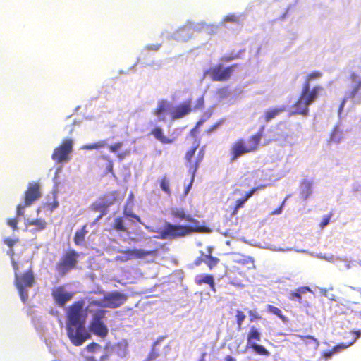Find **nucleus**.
I'll use <instances>...</instances> for the list:
<instances>
[{"label":"nucleus","mask_w":361,"mask_h":361,"mask_svg":"<svg viewBox=\"0 0 361 361\" xmlns=\"http://www.w3.org/2000/svg\"><path fill=\"white\" fill-rule=\"evenodd\" d=\"M7 224L11 227L13 230L18 229V220L17 218H10L7 219Z\"/></svg>","instance_id":"nucleus-42"},{"label":"nucleus","mask_w":361,"mask_h":361,"mask_svg":"<svg viewBox=\"0 0 361 361\" xmlns=\"http://www.w3.org/2000/svg\"><path fill=\"white\" fill-rule=\"evenodd\" d=\"M224 121V118H221L219 121H217L214 124L211 126L207 130L206 133L208 134H210L215 131L220 126L222 125V123Z\"/></svg>","instance_id":"nucleus-38"},{"label":"nucleus","mask_w":361,"mask_h":361,"mask_svg":"<svg viewBox=\"0 0 361 361\" xmlns=\"http://www.w3.org/2000/svg\"><path fill=\"white\" fill-rule=\"evenodd\" d=\"M284 203H285V200H283V202L281 204V205L279 207H277L276 209H274L271 212V214H279L281 213L283 207L284 206Z\"/></svg>","instance_id":"nucleus-52"},{"label":"nucleus","mask_w":361,"mask_h":361,"mask_svg":"<svg viewBox=\"0 0 361 361\" xmlns=\"http://www.w3.org/2000/svg\"><path fill=\"white\" fill-rule=\"evenodd\" d=\"M205 255L206 254H204L203 252H201L200 256L195 259L193 264L195 266H200L202 262L205 263Z\"/></svg>","instance_id":"nucleus-47"},{"label":"nucleus","mask_w":361,"mask_h":361,"mask_svg":"<svg viewBox=\"0 0 361 361\" xmlns=\"http://www.w3.org/2000/svg\"><path fill=\"white\" fill-rule=\"evenodd\" d=\"M350 78L353 81H355L357 78V75L353 72L350 74Z\"/></svg>","instance_id":"nucleus-61"},{"label":"nucleus","mask_w":361,"mask_h":361,"mask_svg":"<svg viewBox=\"0 0 361 361\" xmlns=\"http://www.w3.org/2000/svg\"><path fill=\"white\" fill-rule=\"evenodd\" d=\"M224 20L226 21V22H231V23H239L238 18L235 15H234V14H231V15L226 16L224 18Z\"/></svg>","instance_id":"nucleus-45"},{"label":"nucleus","mask_w":361,"mask_h":361,"mask_svg":"<svg viewBox=\"0 0 361 361\" xmlns=\"http://www.w3.org/2000/svg\"><path fill=\"white\" fill-rule=\"evenodd\" d=\"M126 300V295L115 291L105 295L101 302H95L94 304L104 307L116 308L122 305Z\"/></svg>","instance_id":"nucleus-15"},{"label":"nucleus","mask_w":361,"mask_h":361,"mask_svg":"<svg viewBox=\"0 0 361 361\" xmlns=\"http://www.w3.org/2000/svg\"><path fill=\"white\" fill-rule=\"evenodd\" d=\"M213 248L212 247H207V254L205 255V264L209 269L214 268L219 262V259L212 256Z\"/></svg>","instance_id":"nucleus-28"},{"label":"nucleus","mask_w":361,"mask_h":361,"mask_svg":"<svg viewBox=\"0 0 361 361\" xmlns=\"http://www.w3.org/2000/svg\"><path fill=\"white\" fill-rule=\"evenodd\" d=\"M204 106V97L201 96L197 100V103L195 106L193 107V110L196 109H202Z\"/></svg>","instance_id":"nucleus-44"},{"label":"nucleus","mask_w":361,"mask_h":361,"mask_svg":"<svg viewBox=\"0 0 361 361\" xmlns=\"http://www.w3.org/2000/svg\"><path fill=\"white\" fill-rule=\"evenodd\" d=\"M301 338L304 340L313 341L316 346L319 345V341L312 336H302Z\"/></svg>","instance_id":"nucleus-50"},{"label":"nucleus","mask_w":361,"mask_h":361,"mask_svg":"<svg viewBox=\"0 0 361 361\" xmlns=\"http://www.w3.org/2000/svg\"><path fill=\"white\" fill-rule=\"evenodd\" d=\"M307 292L312 293V290L308 286H302L297 288L295 291H292L290 293L289 298L292 300H296L299 303H302L306 307H310V304L307 300L302 301V295Z\"/></svg>","instance_id":"nucleus-20"},{"label":"nucleus","mask_w":361,"mask_h":361,"mask_svg":"<svg viewBox=\"0 0 361 361\" xmlns=\"http://www.w3.org/2000/svg\"><path fill=\"white\" fill-rule=\"evenodd\" d=\"M109 358V354L105 353L100 357V361H105V360H108Z\"/></svg>","instance_id":"nucleus-59"},{"label":"nucleus","mask_w":361,"mask_h":361,"mask_svg":"<svg viewBox=\"0 0 361 361\" xmlns=\"http://www.w3.org/2000/svg\"><path fill=\"white\" fill-rule=\"evenodd\" d=\"M235 263L226 271V276L230 283L235 286H243V281H248V272L255 269L253 258L249 256L235 254Z\"/></svg>","instance_id":"nucleus-3"},{"label":"nucleus","mask_w":361,"mask_h":361,"mask_svg":"<svg viewBox=\"0 0 361 361\" xmlns=\"http://www.w3.org/2000/svg\"><path fill=\"white\" fill-rule=\"evenodd\" d=\"M18 242V239H13L11 238H6L4 240V243L11 249L13 247V245Z\"/></svg>","instance_id":"nucleus-43"},{"label":"nucleus","mask_w":361,"mask_h":361,"mask_svg":"<svg viewBox=\"0 0 361 361\" xmlns=\"http://www.w3.org/2000/svg\"><path fill=\"white\" fill-rule=\"evenodd\" d=\"M101 159L107 161L106 172L111 173L114 176V169H113L114 164H113V161H111V159L106 155L102 156Z\"/></svg>","instance_id":"nucleus-37"},{"label":"nucleus","mask_w":361,"mask_h":361,"mask_svg":"<svg viewBox=\"0 0 361 361\" xmlns=\"http://www.w3.org/2000/svg\"><path fill=\"white\" fill-rule=\"evenodd\" d=\"M101 348V345L97 343L92 342L86 346V350L89 353H95L97 350Z\"/></svg>","instance_id":"nucleus-40"},{"label":"nucleus","mask_w":361,"mask_h":361,"mask_svg":"<svg viewBox=\"0 0 361 361\" xmlns=\"http://www.w3.org/2000/svg\"><path fill=\"white\" fill-rule=\"evenodd\" d=\"M322 76V73L319 71H314L310 73L305 78L302 89L307 90V91L311 92V91H312V87L311 88L310 87L311 82L320 78Z\"/></svg>","instance_id":"nucleus-23"},{"label":"nucleus","mask_w":361,"mask_h":361,"mask_svg":"<svg viewBox=\"0 0 361 361\" xmlns=\"http://www.w3.org/2000/svg\"><path fill=\"white\" fill-rule=\"evenodd\" d=\"M30 205H25V202L24 201L23 203L19 204L16 207V216L17 217L21 216L24 215V210L27 207H29Z\"/></svg>","instance_id":"nucleus-39"},{"label":"nucleus","mask_w":361,"mask_h":361,"mask_svg":"<svg viewBox=\"0 0 361 361\" xmlns=\"http://www.w3.org/2000/svg\"><path fill=\"white\" fill-rule=\"evenodd\" d=\"M169 104L166 100H160L156 109L153 111V114L157 116L159 121H164L166 120L165 114L167 112Z\"/></svg>","instance_id":"nucleus-21"},{"label":"nucleus","mask_w":361,"mask_h":361,"mask_svg":"<svg viewBox=\"0 0 361 361\" xmlns=\"http://www.w3.org/2000/svg\"><path fill=\"white\" fill-rule=\"evenodd\" d=\"M235 317H236V322L238 324V329H240L243 322L245 319V314L241 310H237Z\"/></svg>","instance_id":"nucleus-35"},{"label":"nucleus","mask_w":361,"mask_h":361,"mask_svg":"<svg viewBox=\"0 0 361 361\" xmlns=\"http://www.w3.org/2000/svg\"><path fill=\"white\" fill-rule=\"evenodd\" d=\"M26 226H35L34 228L35 231H39L44 230L47 227V222L44 219H36L32 220H27L25 223Z\"/></svg>","instance_id":"nucleus-29"},{"label":"nucleus","mask_w":361,"mask_h":361,"mask_svg":"<svg viewBox=\"0 0 361 361\" xmlns=\"http://www.w3.org/2000/svg\"><path fill=\"white\" fill-rule=\"evenodd\" d=\"M157 250H142L141 249H128L119 251L120 255L115 257V261L125 262L133 258L142 259L149 255H154Z\"/></svg>","instance_id":"nucleus-14"},{"label":"nucleus","mask_w":361,"mask_h":361,"mask_svg":"<svg viewBox=\"0 0 361 361\" xmlns=\"http://www.w3.org/2000/svg\"><path fill=\"white\" fill-rule=\"evenodd\" d=\"M195 282L197 285L201 286L203 283L208 284L210 288L215 291V283L214 276L212 274L202 275L199 274L195 276Z\"/></svg>","instance_id":"nucleus-22"},{"label":"nucleus","mask_w":361,"mask_h":361,"mask_svg":"<svg viewBox=\"0 0 361 361\" xmlns=\"http://www.w3.org/2000/svg\"><path fill=\"white\" fill-rule=\"evenodd\" d=\"M123 215L126 216V217H130L133 219H135L137 222H139V223H141V219L139 216H137V214H134L133 212H132V209L131 208H128V205L127 204H126V206L124 207V209H123Z\"/></svg>","instance_id":"nucleus-33"},{"label":"nucleus","mask_w":361,"mask_h":361,"mask_svg":"<svg viewBox=\"0 0 361 361\" xmlns=\"http://www.w3.org/2000/svg\"><path fill=\"white\" fill-rule=\"evenodd\" d=\"M80 253L73 249L63 252L55 264V271L60 277H63L71 271L76 269L78 265Z\"/></svg>","instance_id":"nucleus-6"},{"label":"nucleus","mask_w":361,"mask_h":361,"mask_svg":"<svg viewBox=\"0 0 361 361\" xmlns=\"http://www.w3.org/2000/svg\"><path fill=\"white\" fill-rule=\"evenodd\" d=\"M106 145V143L104 140L99 141V142H97L95 143H92L93 149L102 148V147H104Z\"/></svg>","instance_id":"nucleus-49"},{"label":"nucleus","mask_w":361,"mask_h":361,"mask_svg":"<svg viewBox=\"0 0 361 361\" xmlns=\"http://www.w3.org/2000/svg\"><path fill=\"white\" fill-rule=\"evenodd\" d=\"M331 216H332V213H329V214L324 216L323 217L322 220L321 221V222L319 223V227L321 228H323L326 226H327L330 221Z\"/></svg>","instance_id":"nucleus-41"},{"label":"nucleus","mask_w":361,"mask_h":361,"mask_svg":"<svg viewBox=\"0 0 361 361\" xmlns=\"http://www.w3.org/2000/svg\"><path fill=\"white\" fill-rule=\"evenodd\" d=\"M112 228L117 231H126V227L124 226L123 218L121 216L115 219Z\"/></svg>","instance_id":"nucleus-32"},{"label":"nucleus","mask_w":361,"mask_h":361,"mask_svg":"<svg viewBox=\"0 0 361 361\" xmlns=\"http://www.w3.org/2000/svg\"><path fill=\"white\" fill-rule=\"evenodd\" d=\"M248 314H249V317H250V321L251 322H255V321H258V320H261L262 319V316L260 315V314L256 311V310H249L248 311Z\"/></svg>","instance_id":"nucleus-36"},{"label":"nucleus","mask_w":361,"mask_h":361,"mask_svg":"<svg viewBox=\"0 0 361 361\" xmlns=\"http://www.w3.org/2000/svg\"><path fill=\"white\" fill-rule=\"evenodd\" d=\"M83 307V300L76 301L69 306L66 313L67 336L75 346L82 345L90 338L85 326L87 314L84 312Z\"/></svg>","instance_id":"nucleus-1"},{"label":"nucleus","mask_w":361,"mask_h":361,"mask_svg":"<svg viewBox=\"0 0 361 361\" xmlns=\"http://www.w3.org/2000/svg\"><path fill=\"white\" fill-rule=\"evenodd\" d=\"M51 296L56 304L63 307L73 296V293L68 292L63 286H59L51 290Z\"/></svg>","instance_id":"nucleus-17"},{"label":"nucleus","mask_w":361,"mask_h":361,"mask_svg":"<svg viewBox=\"0 0 361 361\" xmlns=\"http://www.w3.org/2000/svg\"><path fill=\"white\" fill-rule=\"evenodd\" d=\"M58 202H54V204H52V207H51V210L56 209L57 207H58Z\"/></svg>","instance_id":"nucleus-62"},{"label":"nucleus","mask_w":361,"mask_h":361,"mask_svg":"<svg viewBox=\"0 0 361 361\" xmlns=\"http://www.w3.org/2000/svg\"><path fill=\"white\" fill-rule=\"evenodd\" d=\"M82 149H89V150L93 149L92 144L85 145L82 147Z\"/></svg>","instance_id":"nucleus-60"},{"label":"nucleus","mask_w":361,"mask_h":361,"mask_svg":"<svg viewBox=\"0 0 361 361\" xmlns=\"http://www.w3.org/2000/svg\"><path fill=\"white\" fill-rule=\"evenodd\" d=\"M171 214L176 219L190 222L192 226L176 225L166 221L162 228L154 231L157 233V238L170 240L203 231V227L200 226L198 220L194 219L190 214H186L183 209H176L172 211Z\"/></svg>","instance_id":"nucleus-2"},{"label":"nucleus","mask_w":361,"mask_h":361,"mask_svg":"<svg viewBox=\"0 0 361 361\" xmlns=\"http://www.w3.org/2000/svg\"><path fill=\"white\" fill-rule=\"evenodd\" d=\"M106 310H98L92 315V320L89 325L90 331L96 336L105 338L109 334L107 326L103 322Z\"/></svg>","instance_id":"nucleus-9"},{"label":"nucleus","mask_w":361,"mask_h":361,"mask_svg":"<svg viewBox=\"0 0 361 361\" xmlns=\"http://www.w3.org/2000/svg\"><path fill=\"white\" fill-rule=\"evenodd\" d=\"M235 58H236L235 56L230 55V56H223L222 59L224 61L228 62V61H231L235 59Z\"/></svg>","instance_id":"nucleus-54"},{"label":"nucleus","mask_w":361,"mask_h":361,"mask_svg":"<svg viewBox=\"0 0 361 361\" xmlns=\"http://www.w3.org/2000/svg\"><path fill=\"white\" fill-rule=\"evenodd\" d=\"M123 143L121 142H116L109 146V149L112 152H116L122 147Z\"/></svg>","instance_id":"nucleus-48"},{"label":"nucleus","mask_w":361,"mask_h":361,"mask_svg":"<svg viewBox=\"0 0 361 361\" xmlns=\"http://www.w3.org/2000/svg\"><path fill=\"white\" fill-rule=\"evenodd\" d=\"M14 285L16 287L20 299L23 303L28 300V288H30L35 283V277L31 269L26 271L24 274L15 273Z\"/></svg>","instance_id":"nucleus-7"},{"label":"nucleus","mask_w":361,"mask_h":361,"mask_svg":"<svg viewBox=\"0 0 361 361\" xmlns=\"http://www.w3.org/2000/svg\"><path fill=\"white\" fill-rule=\"evenodd\" d=\"M151 135H152L157 140L161 142L162 144H171L173 142V139L166 137L164 135L163 130L161 127L156 126L154 128L151 133Z\"/></svg>","instance_id":"nucleus-25"},{"label":"nucleus","mask_w":361,"mask_h":361,"mask_svg":"<svg viewBox=\"0 0 361 361\" xmlns=\"http://www.w3.org/2000/svg\"><path fill=\"white\" fill-rule=\"evenodd\" d=\"M161 189L167 195H171V190L170 188V182L167 179L166 176H163L159 180Z\"/></svg>","instance_id":"nucleus-31"},{"label":"nucleus","mask_w":361,"mask_h":361,"mask_svg":"<svg viewBox=\"0 0 361 361\" xmlns=\"http://www.w3.org/2000/svg\"><path fill=\"white\" fill-rule=\"evenodd\" d=\"M257 189V188H253L250 189L248 192H246V194L243 197H242L236 200L235 206H234L233 212H232V214H235L238 212V209L243 206L245 202L250 197H252L253 195V194L256 192Z\"/></svg>","instance_id":"nucleus-24"},{"label":"nucleus","mask_w":361,"mask_h":361,"mask_svg":"<svg viewBox=\"0 0 361 361\" xmlns=\"http://www.w3.org/2000/svg\"><path fill=\"white\" fill-rule=\"evenodd\" d=\"M12 266H13L15 273H19L18 264L14 260H12Z\"/></svg>","instance_id":"nucleus-55"},{"label":"nucleus","mask_w":361,"mask_h":361,"mask_svg":"<svg viewBox=\"0 0 361 361\" xmlns=\"http://www.w3.org/2000/svg\"><path fill=\"white\" fill-rule=\"evenodd\" d=\"M360 87L361 80L358 81V82L353 87V90L350 93V97L353 98L357 94Z\"/></svg>","instance_id":"nucleus-46"},{"label":"nucleus","mask_w":361,"mask_h":361,"mask_svg":"<svg viewBox=\"0 0 361 361\" xmlns=\"http://www.w3.org/2000/svg\"><path fill=\"white\" fill-rule=\"evenodd\" d=\"M323 89V87L321 85L314 86L311 92L307 91V90L302 89L298 99L292 106V111L290 115L308 116L310 105L317 100L319 92L322 91Z\"/></svg>","instance_id":"nucleus-5"},{"label":"nucleus","mask_w":361,"mask_h":361,"mask_svg":"<svg viewBox=\"0 0 361 361\" xmlns=\"http://www.w3.org/2000/svg\"><path fill=\"white\" fill-rule=\"evenodd\" d=\"M160 47V44H148L146 49L149 51H158Z\"/></svg>","instance_id":"nucleus-51"},{"label":"nucleus","mask_w":361,"mask_h":361,"mask_svg":"<svg viewBox=\"0 0 361 361\" xmlns=\"http://www.w3.org/2000/svg\"><path fill=\"white\" fill-rule=\"evenodd\" d=\"M238 64L234 63L224 68L222 64L214 66L204 72V75H209L213 81L224 82L228 80L232 73L237 68Z\"/></svg>","instance_id":"nucleus-10"},{"label":"nucleus","mask_w":361,"mask_h":361,"mask_svg":"<svg viewBox=\"0 0 361 361\" xmlns=\"http://www.w3.org/2000/svg\"><path fill=\"white\" fill-rule=\"evenodd\" d=\"M267 310L269 312L272 313L276 316H278L282 320H285V316L283 315L282 311L277 307L274 305H268L267 306Z\"/></svg>","instance_id":"nucleus-34"},{"label":"nucleus","mask_w":361,"mask_h":361,"mask_svg":"<svg viewBox=\"0 0 361 361\" xmlns=\"http://www.w3.org/2000/svg\"><path fill=\"white\" fill-rule=\"evenodd\" d=\"M41 197L40 185L38 183H30L25 192V205L32 204Z\"/></svg>","instance_id":"nucleus-18"},{"label":"nucleus","mask_w":361,"mask_h":361,"mask_svg":"<svg viewBox=\"0 0 361 361\" xmlns=\"http://www.w3.org/2000/svg\"><path fill=\"white\" fill-rule=\"evenodd\" d=\"M345 99H343V101L342 102V103L340 105V107H339L340 110H342V109L343 108V106L345 105Z\"/></svg>","instance_id":"nucleus-63"},{"label":"nucleus","mask_w":361,"mask_h":361,"mask_svg":"<svg viewBox=\"0 0 361 361\" xmlns=\"http://www.w3.org/2000/svg\"><path fill=\"white\" fill-rule=\"evenodd\" d=\"M164 338V337H159L157 338L153 343L152 349L149 354L147 355V357L145 360V361H153L155 359H157L159 356V353L158 350L155 348V346Z\"/></svg>","instance_id":"nucleus-30"},{"label":"nucleus","mask_w":361,"mask_h":361,"mask_svg":"<svg viewBox=\"0 0 361 361\" xmlns=\"http://www.w3.org/2000/svg\"><path fill=\"white\" fill-rule=\"evenodd\" d=\"M204 356H205V354L204 353L202 354V357L200 359L199 361H205Z\"/></svg>","instance_id":"nucleus-64"},{"label":"nucleus","mask_w":361,"mask_h":361,"mask_svg":"<svg viewBox=\"0 0 361 361\" xmlns=\"http://www.w3.org/2000/svg\"><path fill=\"white\" fill-rule=\"evenodd\" d=\"M260 340L261 333L255 326H252L247 334L246 348L252 349L257 355L268 357L270 353L263 345L256 343Z\"/></svg>","instance_id":"nucleus-12"},{"label":"nucleus","mask_w":361,"mask_h":361,"mask_svg":"<svg viewBox=\"0 0 361 361\" xmlns=\"http://www.w3.org/2000/svg\"><path fill=\"white\" fill-rule=\"evenodd\" d=\"M264 128V126H261L258 131L250 136L247 140L243 138L237 140L231 149V160L234 161L245 154L257 151L263 137Z\"/></svg>","instance_id":"nucleus-4"},{"label":"nucleus","mask_w":361,"mask_h":361,"mask_svg":"<svg viewBox=\"0 0 361 361\" xmlns=\"http://www.w3.org/2000/svg\"><path fill=\"white\" fill-rule=\"evenodd\" d=\"M312 191H311V188L310 186H308L307 188V190L305 192H302V197L305 200H306L307 198H308V197L310 195Z\"/></svg>","instance_id":"nucleus-53"},{"label":"nucleus","mask_w":361,"mask_h":361,"mask_svg":"<svg viewBox=\"0 0 361 361\" xmlns=\"http://www.w3.org/2000/svg\"><path fill=\"white\" fill-rule=\"evenodd\" d=\"M224 361H236L235 358L233 357L231 355H228L225 357Z\"/></svg>","instance_id":"nucleus-58"},{"label":"nucleus","mask_w":361,"mask_h":361,"mask_svg":"<svg viewBox=\"0 0 361 361\" xmlns=\"http://www.w3.org/2000/svg\"><path fill=\"white\" fill-rule=\"evenodd\" d=\"M204 122V121L203 119L199 120V121L197 122V123H196V125H195V128H193V129L191 130V133H192V132L195 130V128H198V127H200L201 125H202Z\"/></svg>","instance_id":"nucleus-57"},{"label":"nucleus","mask_w":361,"mask_h":361,"mask_svg":"<svg viewBox=\"0 0 361 361\" xmlns=\"http://www.w3.org/2000/svg\"><path fill=\"white\" fill-rule=\"evenodd\" d=\"M192 110V101L191 99H188L173 108L171 111V119L177 120L182 118L190 114Z\"/></svg>","instance_id":"nucleus-16"},{"label":"nucleus","mask_w":361,"mask_h":361,"mask_svg":"<svg viewBox=\"0 0 361 361\" xmlns=\"http://www.w3.org/2000/svg\"><path fill=\"white\" fill-rule=\"evenodd\" d=\"M88 233L87 230V225H84L80 230L76 231L73 241L77 245H82L85 242L86 234Z\"/></svg>","instance_id":"nucleus-27"},{"label":"nucleus","mask_w":361,"mask_h":361,"mask_svg":"<svg viewBox=\"0 0 361 361\" xmlns=\"http://www.w3.org/2000/svg\"><path fill=\"white\" fill-rule=\"evenodd\" d=\"M73 149V140L68 138L63 140L61 143L54 149L51 159L56 162L64 163L70 160V154Z\"/></svg>","instance_id":"nucleus-11"},{"label":"nucleus","mask_w":361,"mask_h":361,"mask_svg":"<svg viewBox=\"0 0 361 361\" xmlns=\"http://www.w3.org/2000/svg\"><path fill=\"white\" fill-rule=\"evenodd\" d=\"M118 192L114 190L105 193L99 199L93 202L91 209L94 212H99L101 214L98 217L100 219L107 211V209L114 204L117 200Z\"/></svg>","instance_id":"nucleus-13"},{"label":"nucleus","mask_w":361,"mask_h":361,"mask_svg":"<svg viewBox=\"0 0 361 361\" xmlns=\"http://www.w3.org/2000/svg\"><path fill=\"white\" fill-rule=\"evenodd\" d=\"M129 154V152L128 151H126V152H121V153H118L117 154V157L120 159V160H122L126 155H128Z\"/></svg>","instance_id":"nucleus-56"},{"label":"nucleus","mask_w":361,"mask_h":361,"mask_svg":"<svg viewBox=\"0 0 361 361\" xmlns=\"http://www.w3.org/2000/svg\"><path fill=\"white\" fill-rule=\"evenodd\" d=\"M199 146L200 142H197L192 147L187 150L184 156L185 165L188 169L189 173L192 175V180L205 155L204 149L202 147L198 151L197 156L194 157L195 153Z\"/></svg>","instance_id":"nucleus-8"},{"label":"nucleus","mask_w":361,"mask_h":361,"mask_svg":"<svg viewBox=\"0 0 361 361\" xmlns=\"http://www.w3.org/2000/svg\"><path fill=\"white\" fill-rule=\"evenodd\" d=\"M350 333L353 336V338L351 341H350L347 344L340 343V344L334 346L332 350H326V351L322 352V357L324 358H325V359L330 358L334 353L338 352L340 350L345 349V348H348V346L351 345L353 343H354L355 342V341L361 335V331L360 330H358V331H351Z\"/></svg>","instance_id":"nucleus-19"},{"label":"nucleus","mask_w":361,"mask_h":361,"mask_svg":"<svg viewBox=\"0 0 361 361\" xmlns=\"http://www.w3.org/2000/svg\"><path fill=\"white\" fill-rule=\"evenodd\" d=\"M285 111L284 107L270 109L264 111L263 119L265 122H269L271 120L277 117L281 113Z\"/></svg>","instance_id":"nucleus-26"}]
</instances>
